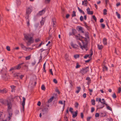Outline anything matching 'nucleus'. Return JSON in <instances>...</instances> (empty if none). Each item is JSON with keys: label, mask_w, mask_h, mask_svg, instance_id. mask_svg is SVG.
I'll list each match as a JSON object with an SVG mask.
<instances>
[{"label": "nucleus", "mask_w": 121, "mask_h": 121, "mask_svg": "<svg viewBox=\"0 0 121 121\" xmlns=\"http://www.w3.org/2000/svg\"><path fill=\"white\" fill-rule=\"evenodd\" d=\"M78 36H77V35H75V37L77 39H78L79 40V38H80L79 37H81V36H80V34H78Z\"/></svg>", "instance_id": "nucleus-35"}, {"label": "nucleus", "mask_w": 121, "mask_h": 121, "mask_svg": "<svg viewBox=\"0 0 121 121\" xmlns=\"http://www.w3.org/2000/svg\"><path fill=\"white\" fill-rule=\"evenodd\" d=\"M77 32L76 30L75 29H73L72 30V34H73L75 36V34Z\"/></svg>", "instance_id": "nucleus-30"}, {"label": "nucleus", "mask_w": 121, "mask_h": 121, "mask_svg": "<svg viewBox=\"0 0 121 121\" xmlns=\"http://www.w3.org/2000/svg\"><path fill=\"white\" fill-rule=\"evenodd\" d=\"M89 33L88 32H86L85 34L86 38L84 37L81 36V37L82 39L79 38V40L82 41V45L80 43H79V45L80 48L82 50H85L86 51L88 50L87 47L88 42L87 38L89 39Z\"/></svg>", "instance_id": "nucleus-1"}, {"label": "nucleus", "mask_w": 121, "mask_h": 121, "mask_svg": "<svg viewBox=\"0 0 121 121\" xmlns=\"http://www.w3.org/2000/svg\"><path fill=\"white\" fill-rule=\"evenodd\" d=\"M51 0H45V3H50Z\"/></svg>", "instance_id": "nucleus-55"}, {"label": "nucleus", "mask_w": 121, "mask_h": 121, "mask_svg": "<svg viewBox=\"0 0 121 121\" xmlns=\"http://www.w3.org/2000/svg\"><path fill=\"white\" fill-rule=\"evenodd\" d=\"M88 3V1L87 0H84L82 1V4L85 6H86Z\"/></svg>", "instance_id": "nucleus-12"}, {"label": "nucleus", "mask_w": 121, "mask_h": 121, "mask_svg": "<svg viewBox=\"0 0 121 121\" xmlns=\"http://www.w3.org/2000/svg\"><path fill=\"white\" fill-rule=\"evenodd\" d=\"M84 24L85 26L87 29L88 30H90L91 28L90 27V26H88L87 25L86 23L85 22H84Z\"/></svg>", "instance_id": "nucleus-18"}, {"label": "nucleus", "mask_w": 121, "mask_h": 121, "mask_svg": "<svg viewBox=\"0 0 121 121\" xmlns=\"http://www.w3.org/2000/svg\"><path fill=\"white\" fill-rule=\"evenodd\" d=\"M22 99H23V101H22V104L23 105H25L26 99L25 97H23L22 98Z\"/></svg>", "instance_id": "nucleus-26"}, {"label": "nucleus", "mask_w": 121, "mask_h": 121, "mask_svg": "<svg viewBox=\"0 0 121 121\" xmlns=\"http://www.w3.org/2000/svg\"><path fill=\"white\" fill-rule=\"evenodd\" d=\"M71 46L73 48L76 49H78V46L76 44H73V43H71Z\"/></svg>", "instance_id": "nucleus-11"}, {"label": "nucleus", "mask_w": 121, "mask_h": 121, "mask_svg": "<svg viewBox=\"0 0 121 121\" xmlns=\"http://www.w3.org/2000/svg\"><path fill=\"white\" fill-rule=\"evenodd\" d=\"M1 73L2 74L1 76L3 79L6 81L9 78V76L7 74V72L6 70L3 68L1 70Z\"/></svg>", "instance_id": "nucleus-3"}, {"label": "nucleus", "mask_w": 121, "mask_h": 121, "mask_svg": "<svg viewBox=\"0 0 121 121\" xmlns=\"http://www.w3.org/2000/svg\"><path fill=\"white\" fill-rule=\"evenodd\" d=\"M93 12L92 11H87V13L89 15H92L93 13Z\"/></svg>", "instance_id": "nucleus-31"}, {"label": "nucleus", "mask_w": 121, "mask_h": 121, "mask_svg": "<svg viewBox=\"0 0 121 121\" xmlns=\"http://www.w3.org/2000/svg\"><path fill=\"white\" fill-rule=\"evenodd\" d=\"M88 67H86L84 68H82L80 71V73L82 75H84L89 71Z\"/></svg>", "instance_id": "nucleus-4"}, {"label": "nucleus", "mask_w": 121, "mask_h": 121, "mask_svg": "<svg viewBox=\"0 0 121 121\" xmlns=\"http://www.w3.org/2000/svg\"><path fill=\"white\" fill-rule=\"evenodd\" d=\"M112 96L114 99H116L117 98V96L115 93H114L112 95Z\"/></svg>", "instance_id": "nucleus-45"}, {"label": "nucleus", "mask_w": 121, "mask_h": 121, "mask_svg": "<svg viewBox=\"0 0 121 121\" xmlns=\"http://www.w3.org/2000/svg\"><path fill=\"white\" fill-rule=\"evenodd\" d=\"M79 104L77 102H76L74 104L75 107L76 108H78L79 105Z\"/></svg>", "instance_id": "nucleus-37"}, {"label": "nucleus", "mask_w": 121, "mask_h": 121, "mask_svg": "<svg viewBox=\"0 0 121 121\" xmlns=\"http://www.w3.org/2000/svg\"><path fill=\"white\" fill-rule=\"evenodd\" d=\"M77 8L79 12L81 13H82L83 11L79 7H78Z\"/></svg>", "instance_id": "nucleus-44"}, {"label": "nucleus", "mask_w": 121, "mask_h": 121, "mask_svg": "<svg viewBox=\"0 0 121 121\" xmlns=\"http://www.w3.org/2000/svg\"><path fill=\"white\" fill-rule=\"evenodd\" d=\"M104 105L103 104L98 105L97 106V109L102 108L104 107Z\"/></svg>", "instance_id": "nucleus-14"}, {"label": "nucleus", "mask_w": 121, "mask_h": 121, "mask_svg": "<svg viewBox=\"0 0 121 121\" xmlns=\"http://www.w3.org/2000/svg\"><path fill=\"white\" fill-rule=\"evenodd\" d=\"M32 11V9L31 8L28 7L26 8V14L27 15L30 14Z\"/></svg>", "instance_id": "nucleus-6"}, {"label": "nucleus", "mask_w": 121, "mask_h": 121, "mask_svg": "<svg viewBox=\"0 0 121 121\" xmlns=\"http://www.w3.org/2000/svg\"><path fill=\"white\" fill-rule=\"evenodd\" d=\"M48 109L47 108H44L42 110V111L43 112L42 113L43 114H44L45 113H46L47 112Z\"/></svg>", "instance_id": "nucleus-15"}, {"label": "nucleus", "mask_w": 121, "mask_h": 121, "mask_svg": "<svg viewBox=\"0 0 121 121\" xmlns=\"http://www.w3.org/2000/svg\"><path fill=\"white\" fill-rule=\"evenodd\" d=\"M53 82L56 84H57V81L56 79H54L53 80Z\"/></svg>", "instance_id": "nucleus-58"}, {"label": "nucleus", "mask_w": 121, "mask_h": 121, "mask_svg": "<svg viewBox=\"0 0 121 121\" xmlns=\"http://www.w3.org/2000/svg\"><path fill=\"white\" fill-rule=\"evenodd\" d=\"M6 48L7 50L8 51H10V47L9 46H6Z\"/></svg>", "instance_id": "nucleus-49"}, {"label": "nucleus", "mask_w": 121, "mask_h": 121, "mask_svg": "<svg viewBox=\"0 0 121 121\" xmlns=\"http://www.w3.org/2000/svg\"><path fill=\"white\" fill-rule=\"evenodd\" d=\"M25 63L23 62L22 63H20L18 65H17L15 66L16 70H20L21 68V66L22 65L24 64Z\"/></svg>", "instance_id": "nucleus-8"}, {"label": "nucleus", "mask_w": 121, "mask_h": 121, "mask_svg": "<svg viewBox=\"0 0 121 121\" xmlns=\"http://www.w3.org/2000/svg\"><path fill=\"white\" fill-rule=\"evenodd\" d=\"M43 71L45 72V73H46V71L45 70V63H44L43 65Z\"/></svg>", "instance_id": "nucleus-32"}, {"label": "nucleus", "mask_w": 121, "mask_h": 121, "mask_svg": "<svg viewBox=\"0 0 121 121\" xmlns=\"http://www.w3.org/2000/svg\"><path fill=\"white\" fill-rule=\"evenodd\" d=\"M105 5L106 6L107 4L109 2V0H105Z\"/></svg>", "instance_id": "nucleus-56"}, {"label": "nucleus", "mask_w": 121, "mask_h": 121, "mask_svg": "<svg viewBox=\"0 0 121 121\" xmlns=\"http://www.w3.org/2000/svg\"><path fill=\"white\" fill-rule=\"evenodd\" d=\"M103 43L104 45H106L107 44V39L105 38H104L103 40Z\"/></svg>", "instance_id": "nucleus-20"}, {"label": "nucleus", "mask_w": 121, "mask_h": 121, "mask_svg": "<svg viewBox=\"0 0 121 121\" xmlns=\"http://www.w3.org/2000/svg\"><path fill=\"white\" fill-rule=\"evenodd\" d=\"M54 96H52L51 98L48 101V103H50L53 100V99L54 98Z\"/></svg>", "instance_id": "nucleus-25"}, {"label": "nucleus", "mask_w": 121, "mask_h": 121, "mask_svg": "<svg viewBox=\"0 0 121 121\" xmlns=\"http://www.w3.org/2000/svg\"><path fill=\"white\" fill-rule=\"evenodd\" d=\"M74 57L75 59H77L79 57V55L78 54H76L74 56Z\"/></svg>", "instance_id": "nucleus-33"}, {"label": "nucleus", "mask_w": 121, "mask_h": 121, "mask_svg": "<svg viewBox=\"0 0 121 121\" xmlns=\"http://www.w3.org/2000/svg\"><path fill=\"white\" fill-rule=\"evenodd\" d=\"M65 59L67 61H69V56L67 53H66L65 56Z\"/></svg>", "instance_id": "nucleus-22"}, {"label": "nucleus", "mask_w": 121, "mask_h": 121, "mask_svg": "<svg viewBox=\"0 0 121 121\" xmlns=\"http://www.w3.org/2000/svg\"><path fill=\"white\" fill-rule=\"evenodd\" d=\"M7 105L8 106V111L9 112V110L11 109L12 107V105L10 101H8L7 103Z\"/></svg>", "instance_id": "nucleus-9"}, {"label": "nucleus", "mask_w": 121, "mask_h": 121, "mask_svg": "<svg viewBox=\"0 0 121 121\" xmlns=\"http://www.w3.org/2000/svg\"><path fill=\"white\" fill-rule=\"evenodd\" d=\"M96 101H99V102L102 103V101H101V99L100 98H97L96 99Z\"/></svg>", "instance_id": "nucleus-39"}, {"label": "nucleus", "mask_w": 121, "mask_h": 121, "mask_svg": "<svg viewBox=\"0 0 121 121\" xmlns=\"http://www.w3.org/2000/svg\"><path fill=\"white\" fill-rule=\"evenodd\" d=\"M52 24L53 27L54 29L56 26V19L55 17H53L52 19Z\"/></svg>", "instance_id": "nucleus-5"}, {"label": "nucleus", "mask_w": 121, "mask_h": 121, "mask_svg": "<svg viewBox=\"0 0 121 121\" xmlns=\"http://www.w3.org/2000/svg\"><path fill=\"white\" fill-rule=\"evenodd\" d=\"M95 109L94 108L92 107L91 108V112H93L95 111Z\"/></svg>", "instance_id": "nucleus-54"}, {"label": "nucleus", "mask_w": 121, "mask_h": 121, "mask_svg": "<svg viewBox=\"0 0 121 121\" xmlns=\"http://www.w3.org/2000/svg\"><path fill=\"white\" fill-rule=\"evenodd\" d=\"M102 100L103 101V102H102V103H101L102 104H103L104 105V104H105V100L104 99H102Z\"/></svg>", "instance_id": "nucleus-51"}, {"label": "nucleus", "mask_w": 121, "mask_h": 121, "mask_svg": "<svg viewBox=\"0 0 121 121\" xmlns=\"http://www.w3.org/2000/svg\"><path fill=\"white\" fill-rule=\"evenodd\" d=\"M107 109H108L110 111H112V108L109 106H108L106 107Z\"/></svg>", "instance_id": "nucleus-47"}, {"label": "nucleus", "mask_w": 121, "mask_h": 121, "mask_svg": "<svg viewBox=\"0 0 121 121\" xmlns=\"http://www.w3.org/2000/svg\"><path fill=\"white\" fill-rule=\"evenodd\" d=\"M20 74V73H16L14 74V76L15 77L19 76Z\"/></svg>", "instance_id": "nucleus-41"}, {"label": "nucleus", "mask_w": 121, "mask_h": 121, "mask_svg": "<svg viewBox=\"0 0 121 121\" xmlns=\"http://www.w3.org/2000/svg\"><path fill=\"white\" fill-rule=\"evenodd\" d=\"M81 66V65L78 64V63H77L76 64V69L78 68H79Z\"/></svg>", "instance_id": "nucleus-46"}, {"label": "nucleus", "mask_w": 121, "mask_h": 121, "mask_svg": "<svg viewBox=\"0 0 121 121\" xmlns=\"http://www.w3.org/2000/svg\"><path fill=\"white\" fill-rule=\"evenodd\" d=\"M10 87L12 89V90L11 91L12 92H13V91L15 90V88L16 87V86L14 85L11 86Z\"/></svg>", "instance_id": "nucleus-17"}, {"label": "nucleus", "mask_w": 121, "mask_h": 121, "mask_svg": "<svg viewBox=\"0 0 121 121\" xmlns=\"http://www.w3.org/2000/svg\"><path fill=\"white\" fill-rule=\"evenodd\" d=\"M46 11L45 9H44L42 10L39 11L37 14V16H40L42 15L43 14H44Z\"/></svg>", "instance_id": "nucleus-7"}, {"label": "nucleus", "mask_w": 121, "mask_h": 121, "mask_svg": "<svg viewBox=\"0 0 121 121\" xmlns=\"http://www.w3.org/2000/svg\"><path fill=\"white\" fill-rule=\"evenodd\" d=\"M97 47L99 50H101L103 48V46L102 45H100L99 44L97 45Z\"/></svg>", "instance_id": "nucleus-21"}, {"label": "nucleus", "mask_w": 121, "mask_h": 121, "mask_svg": "<svg viewBox=\"0 0 121 121\" xmlns=\"http://www.w3.org/2000/svg\"><path fill=\"white\" fill-rule=\"evenodd\" d=\"M78 111L77 110L76 111L74 114H73V118H75L77 117L78 115Z\"/></svg>", "instance_id": "nucleus-19"}, {"label": "nucleus", "mask_w": 121, "mask_h": 121, "mask_svg": "<svg viewBox=\"0 0 121 121\" xmlns=\"http://www.w3.org/2000/svg\"><path fill=\"white\" fill-rule=\"evenodd\" d=\"M40 41V39L39 38L36 39L35 40V41L36 43L39 42Z\"/></svg>", "instance_id": "nucleus-52"}, {"label": "nucleus", "mask_w": 121, "mask_h": 121, "mask_svg": "<svg viewBox=\"0 0 121 121\" xmlns=\"http://www.w3.org/2000/svg\"><path fill=\"white\" fill-rule=\"evenodd\" d=\"M31 58V55H30L28 56H26L25 57L26 60H30Z\"/></svg>", "instance_id": "nucleus-34"}, {"label": "nucleus", "mask_w": 121, "mask_h": 121, "mask_svg": "<svg viewBox=\"0 0 121 121\" xmlns=\"http://www.w3.org/2000/svg\"><path fill=\"white\" fill-rule=\"evenodd\" d=\"M101 27L102 28V29H104L105 27V25L103 23H102L101 24Z\"/></svg>", "instance_id": "nucleus-50"}, {"label": "nucleus", "mask_w": 121, "mask_h": 121, "mask_svg": "<svg viewBox=\"0 0 121 121\" xmlns=\"http://www.w3.org/2000/svg\"><path fill=\"white\" fill-rule=\"evenodd\" d=\"M41 89L43 91H44L45 90L46 88H45V86H44V85H43L41 87Z\"/></svg>", "instance_id": "nucleus-36"}, {"label": "nucleus", "mask_w": 121, "mask_h": 121, "mask_svg": "<svg viewBox=\"0 0 121 121\" xmlns=\"http://www.w3.org/2000/svg\"><path fill=\"white\" fill-rule=\"evenodd\" d=\"M76 16V12L74 11H73L72 15V17H75Z\"/></svg>", "instance_id": "nucleus-40"}, {"label": "nucleus", "mask_w": 121, "mask_h": 121, "mask_svg": "<svg viewBox=\"0 0 121 121\" xmlns=\"http://www.w3.org/2000/svg\"><path fill=\"white\" fill-rule=\"evenodd\" d=\"M28 49V50L30 49V50H32L33 49V48H30L27 47V48H26V51H27L28 50H27Z\"/></svg>", "instance_id": "nucleus-63"}, {"label": "nucleus", "mask_w": 121, "mask_h": 121, "mask_svg": "<svg viewBox=\"0 0 121 121\" xmlns=\"http://www.w3.org/2000/svg\"><path fill=\"white\" fill-rule=\"evenodd\" d=\"M99 114L98 113H96L95 115V117H99Z\"/></svg>", "instance_id": "nucleus-60"}, {"label": "nucleus", "mask_w": 121, "mask_h": 121, "mask_svg": "<svg viewBox=\"0 0 121 121\" xmlns=\"http://www.w3.org/2000/svg\"><path fill=\"white\" fill-rule=\"evenodd\" d=\"M24 36L25 39L26 40H28L26 43L27 46H30L31 43H33L34 42V39L33 37H30V35L28 34H24Z\"/></svg>", "instance_id": "nucleus-2"}, {"label": "nucleus", "mask_w": 121, "mask_h": 121, "mask_svg": "<svg viewBox=\"0 0 121 121\" xmlns=\"http://www.w3.org/2000/svg\"><path fill=\"white\" fill-rule=\"evenodd\" d=\"M88 57L90 58V55L88 54H86L84 56V58L85 59H86Z\"/></svg>", "instance_id": "nucleus-42"}, {"label": "nucleus", "mask_w": 121, "mask_h": 121, "mask_svg": "<svg viewBox=\"0 0 121 121\" xmlns=\"http://www.w3.org/2000/svg\"><path fill=\"white\" fill-rule=\"evenodd\" d=\"M91 58H89V59L88 60L85 61V62L86 63H88L91 60Z\"/></svg>", "instance_id": "nucleus-59"}, {"label": "nucleus", "mask_w": 121, "mask_h": 121, "mask_svg": "<svg viewBox=\"0 0 121 121\" xmlns=\"http://www.w3.org/2000/svg\"><path fill=\"white\" fill-rule=\"evenodd\" d=\"M80 20L81 21H82L83 19V16H81L80 17Z\"/></svg>", "instance_id": "nucleus-64"}, {"label": "nucleus", "mask_w": 121, "mask_h": 121, "mask_svg": "<svg viewBox=\"0 0 121 121\" xmlns=\"http://www.w3.org/2000/svg\"><path fill=\"white\" fill-rule=\"evenodd\" d=\"M92 17L94 19L95 21L96 22L97 21V18L95 16V15H93V16Z\"/></svg>", "instance_id": "nucleus-53"}, {"label": "nucleus", "mask_w": 121, "mask_h": 121, "mask_svg": "<svg viewBox=\"0 0 121 121\" xmlns=\"http://www.w3.org/2000/svg\"><path fill=\"white\" fill-rule=\"evenodd\" d=\"M86 80H88L87 82V84H88L89 85L91 83V80L90 79V78L88 77H86ZM89 86L88 87H89Z\"/></svg>", "instance_id": "nucleus-10"}, {"label": "nucleus", "mask_w": 121, "mask_h": 121, "mask_svg": "<svg viewBox=\"0 0 121 121\" xmlns=\"http://www.w3.org/2000/svg\"><path fill=\"white\" fill-rule=\"evenodd\" d=\"M91 104L92 105H94L95 104V101L94 99H93L91 100Z\"/></svg>", "instance_id": "nucleus-27"}, {"label": "nucleus", "mask_w": 121, "mask_h": 121, "mask_svg": "<svg viewBox=\"0 0 121 121\" xmlns=\"http://www.w3.org/2000/svg\"><path fill=\"white\" fill-rule=\"evenodd\" d=\"M73 109L72 108H70L69 109V111L71 113H73Z\"/></svg>", "instance_id": "nucleus-61"}, {"label": "nucleus", "mask_w": 121, "mask_h": 121, "mask_svg": "<svg viewBox=\"0 0 121 121\" xmlns=\"http://www.w3.org/2000/svg\"><path fill=\"white\" fill-rule=\"evenodd\" d=\"M91 117H88L87 118V121H90L91 119Z\"/></svg>", "instance_id": "nucleus-62"}, {"label": "nucleus", "mask_w": 121, "mask_h": 121, "mask_svg": "<svg viewBox=\"0 0 121 121\" xmlns=\"http://www.w3.org/2000/svg\"><path fill=\"white\" fill-rule=\"evenodd\" d=\"M8 101H9L8 100H0V102L2 104H5L8 103Z\"/></svg>", "instance_id": "nucleus-13"}, {"label": "nucleus", "mask_w": 121, "mask_h": 121, "mask_svg": "<svg viewBox=\"0 0 121 121\" xmlns=\"http://www.w3.org/2000/svg\"><path fill=\"white\" fill-rule=\"evenodd\" d=\"M116 15L117 16L118 18L120 19L121 18V15L119 13L117 12H116Z\"/></svg>", "instance_id": "nucleus-29"}, {"label": "nucleus", "mask_w": 121, "mask_h": 121, "mask_svg": "<svg viewBox=\"0 0 121 121\" xmlns=\"http://www.w3.org/2000/svg\"><path fill=\"white\" fill-rule=\"evenodd\" d=\"M93 54V51H92V49H91L90 50V58H91L92 56V55Z\"/></svg>", "instance_id": "nucleus-43"}, {"label": "nucleus", "mask_w": 121, "mask_h": 121, "mask_svg": "<svg viewBox=\"0 0 121 121\" xmlns=\"http://www.w3.org/2000/svg\"><path fill=\"white\" fill-rule=\"evenodd\" d=\"M107 10L106 9H104L103 10V14L104 15H106L107 14Z\"/></svg>", "instance_id": "nucleus-38"}, {"label": "nucleus", "mask_w": 121, "mask_h": 121, "mask_svg": "<svg viewBox=\"0 0 121 121\" xmlns=\"http://www.w3.org/2000/svg\"><path fill=\"white\" fill-rule=\"evenodd\" d=\"M9 112V117H12V113L11 112Z\"/></svg>", "instance_id": "nucleus-57"}, {"label": "nucleus", "mask_w": 121, "mask_h": 121, "mask_svg": "<svg viewBox=\"0 0 121 121\" xmlns=\"http://www.w3.org/2000/svg\"><path fill=\"white\" fill-rule=\"evenodd\" d=\"M45 18H42V20L40 21V22L41 26L43 25L44 24V22L45 21Z\"/></svg>", "instance_id": "nucleus-24"}, {"label": "nucleus", "mask_w": 121, "mask_h": 121, "mask_svg": "<svg viewBox=\"0 0 121 121\" xmlns=\"http://www.w3.org/2000/svg\"><path fill=\"white\" fill-rule=\"evenodd\" d=\"M13 70H16L15 66L13 67H11L9 70V71H10Z\"/></svg>", "instance_id": "nucleus-48"}, {"label": "nucleus", "mask_w": 121, "mask_h": 121, "mask_svg": "<svg viewBox=\"0 0 121 121\" xmlns=\"http://www.w3.org/2000/svg\"><path fill=\"white\" fill-rule=\"evenodd\" d=\"M78 31H80L82 33H84V31H83V28L82 27H79L78 28Z\"/></svg>", "instance_id": "nucleus-23"}, {"label": "nucleus", "mask_w": 121, "mask_h": 121, "mask_svg": "<svg viewBox=\"0 0 121 121\" xmlns=\"http://www.w3.org/2000/svg\"><path fill=\"white\" fill-rule=\"evenodd\" d=\"M20 45L21 48L24 50L26 51V48H27V47L25 46L22 43H21L20 44Z\"/></svg>", "instance_id": "nucleus-16"}, {"label": "nucleus", "mask_w": 121, "mask_h": 121, "mask_svg": "<svg viewBox=\"0 0 121 121\" xmlns=\"http://www.w3.org/2000/svg\"><path fill=\"white\" fill-rule=\"evenodd\" d=\"M103 70L104 71V70L107 71L108 70V69L107 67L105 65H104L103 67Z\"/></svg>", "instance_id": "nucleus-28"}]
</instances>
